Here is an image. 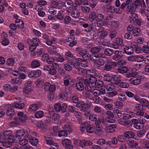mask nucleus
I'll return each instance as SVG.
<instances>
[{
  "label": "nucleus",
  "instance_id": "obj_1",
  "mask_svg": "<svg viewBox=\"0 0 149 149\" xmlns=\"http://www.w3.org/2000/svg\"><path fill=\"white\" fill-rule=\"evenodd\" d=\"M18 117H15L14 121L10 123L9 125L12 126H17L19 125L21 123L24 122L26 121L27 117L24 114L23 112H20L17 113Z\"/></svg>",
  "mask_w": 149,
  "mask_h": 149
},
{
  "label": "nucleus",
  "instance_id": "obj_2",
  "mask_svg": "<svg viewBox=\"0 0 149 149\" xmlns=\"http://www.w3.org/2000/svg\"><path fill=\"white\" fill-rule=\"evenodd\" d=\"M89 18L92 23L102 22L104 21V15L101 13H98L95 11H93L90 14Z\"/></svg>",
  "mask_w": 149,
  "mask_h": 149
},
{
  "label": "nucleus",
  "instance_id": "obj_3",
  "mask_svg": "<svg viewBox=\"0 0 149 149\" xmlns=\"http://www.w3.org/2000/svg\"><path fill=\"white\" fill-rule=\"evenodd\" d=\"M87 79L81 77L78 78L75 83H74V86L76 89L78 91H82L84 88L85 84H87Z\"/></svg>",
  "mask_w": 149,
  "mask_h": 149
},
{
  "label": "nucleus",
  "instance_id": "obj_4",
  "mask_svg": "<svg viewBox=\"0 0 149 149\" xmlns=\"http://www.w3.org/2000/svg\"><path fill=\"white\" fill-rule=\"evenodd\" d=\"M14 136L10 130L4 131L2 135H0V142L8 141L10 142H15Z\"/></svg>",
  "mask_w": 149,
  "mask_h": 149
},
{
  "label": "nucleus",
  "instance_id": "obj_5",
  "mask_svg": "<svg viewBox=\"0 0 149 149\" xmlns=\"http://www.w3.org/2000/svg\"><path fill=\"white\" fill-rule=\"evenodd\" d=\"M89 73L90 74H88L89 79L91 84H94L95 86L97 88H100L102 87L103 85V82L100 80L98 81L97 78L95 77V72H91L90 71Z\"/></svg>",
  "mask_w": 149,
  "mask_h": 149
},
{
  "label": "nucleus",
  "instance_id": "obj_6",
  "mask_svg": "<svg viewBox=\"0 0 149 149\" xmlns=\"http://www.w3.org/2000/svg\"><path fill=\"white\" fill-rule=\"evenodd\" d=\"M74 143L77 146L82 148L86 146H91L93 144V143L91 141L86 139H76L74 140Z\"/></svg>",
  "mask_w": 149,
  "mask_h": 149
},
{
  "label": "nucleus",
  "instance_id": "obj_7",
  "mask_svg": "<svg viewBox=\"0 0 149 149\" xmlns=\"http://www.w3.org/2000/svg\"><path fill=\"white\" fill-rule=\"evenodd\" d=\"M105 90L104 88H99L98 89L94 90L93 92V95L95 96V98H93L94 100L97 103H99L100 101V99L99 97L98 96L104 94L105 93Z\"/></svg>",
  "mask_w": 149,
  "mask_h": 149
},
{
  "label": "nucleus",
  "instance_id": "obj_8",
  "mask_svg": "<svg viewBox=\"0 0 149 149\" xmlns=\"http://www.w3.org/2000/svg\"><path fill=\"white\" fill-rule=\"evenodd\" d=\"M101 48L99 47H94L91 49V52L92 54V56L93 58H96L100 57H104L105 56L103 54L100 53Z\"/></svg>",
  "mask_w": 149,
  "mask_h": 149
},
{
  "label": "nucleus",
  "instance_id": "obj_9",
  "mask_svg": "<svg viewBox=\"0 0 149 149\" xmlns=\"http://www.w3.org/2000/svg\"><path fill=\"white\" fill-rule=\"evenodd\" d=\"M145 78L144 75H138L136 77H133L130 78L129 81L130 84L134 85H136L139 84L141 81L143 80Z\"/></svg>",
  "mask_w": 149,
  "mask_h": 149
},
{
  "label": "nucleus",
  "instance_id": "obj_10",
  "mask_svg": "<svg viewBox=\"0 0 149 149\" xmlns=\"http://www.w3.org/2000/svg\"><path fill=\"white\" fill-rule=\"evenodd\" d=\"M117 65L116 62L108 60L106 62L104 67V70L106 71H111Z\"/></svg>",
  "mask_w": 149,
  "mask_h": 149
},
{
  "label": "nucleus",
  "instance_id": "obj_11",
  "mask_svg": "<svg viewBox=\"0 0 149 149\" xmlns=\"http://www.w3.org/2000/svg\"><path fill=\"white\" fill-rule=\"evenodd\" d=\"M41 73V71L39 70H32L29 73L28 77L33 79H36L40 76Z\"/></svg>",
  "mask_w": 149,
  "mask_h": 149
},
{
  "label": "nucleus",
  "instance_id": "obj_12",
  "mask_svg": "<svg viewBox=\"0 0 149 149\" xmlns=\"http://www.w3.org/2000/svg\"><path fill=\"white\" fill-rule=\"evenodd\" d=\"M28 134L27 132H25L24 130L20 129L17 130L16 132V135L14 136L15 142L17 143L19 139H21V137L24 135Z\"/></svg>",
  "mask_w": 149,
  "mask_h": 149
},
{
  "label": "nucleus",
  "instance_id": "obj_13",
  "mask_svg": "<svg viewBox=\"0 0 149 149\" xmlns=\"http://www.w3.org/2000/svg\"><path fill=\"white\" fill-rule=\"evenodd\" d=\"M127 31L130 32H132V34L134 36H137L139 34L141 30L139 28H134V27L130 24L127 28Z\"/></svg>",
  "mask_w": 149,
  "mask_h": 149
},
{
  "label": "nucleus",
  "instance_id": "obj_14",
  "mask_svg": "<svg viewBox=\"0 0 149 149\" xmlns=\"http://www.w3.org/2000/svg\"><path fill=\"white\" fill-rule=\"evenodd\" d=\"M130 22L131 23L134 24L135 25L139 26L141 25L140 22L138 19V15L135 13L132 14L130 19Z\"/></svg>",
  "mask_w": 149,
  "mask_h": 149
},
{
  "label": "nucleus",
  "instance_id": "obj_15",
  "mask_svg": "<svg viewBox=\"0 0 149 149\" xmlns=\"http://www.w3.org/2000/svg\"><path fill=\"white\" fill-rule=\"evenodd\" d=\"M134 98L136 101L139 102L141 104L146 107L149 109V102L147 100L143 98H141L138 96H134Z\"/></svg>",
  "mask_w": 149,
  "mask_h": 149
},
{
  "label": "nucleus",
  "instance_id": "obj_16",
  "mask_svg": "<svg viewBox=\"0 0 149 149\" xmlns=\"http://www.w3.org/2000/svg\"><path fill=\"white\" fill-rule=\"evenodd\" d=\"M25 138L28 139V140L30 143L33 146H36L38 143V140L35 137H32L29 134H26Z\"/></svg>",
  "mask_w": 149,
  "mask_h": 149
},
{
  "label": "nucleus",
  "instance_id": "obj_17",
  "mask_svg": "<svg viewBox=\"0 0 149 149\" xmlns=\"http://www.w3.org/2000/svg\"><path fill=\"white\" fill-rule=\"evenodd\" d=\"M134 6L135 9L146 8V5L143 0H135Z\"/></svg>",
  "mask_w": 149,
  "mask_h": 149
},
{
  "label": "nucleus",
  "instance_id": "obj_18",
  "mask_svg": "<svg viewBox=\"0 0 149 149\" xmlns=\"http://www.w3.org/2000/svg\"><path fill=\"white\" fill-rule=\"evenodd\" d=\"M113 59L115 61H119L122 58L124 52L121 51L116 50L114 52Z\"/></svg>",
  "mask_w": 149,
  "mask_h": 149
},
{
  "label": "nucleus",
  "instance_id": "obj_19",
  "mask_svg": "<svg viewBox=\"0 0 149 149\" xmlns=\"http://www.w3.org/2000/svg\"><path fill=\"white\" fill-rule=\"evenodd\" d=\"M44 89L46 91H49L50 93L55 91L56 87L54 85H51L49 82H46L45 84Z\"/></svg>",
  "mask_w": 149,
  "mask_h": 149
},
{
  "label": "nucleus",
  "instance_id": "obj_20",
  "mask_svg": "<svg viewBox=\"0 0 149 149\" xmlns=\"http://www.w3.org/2000/svg\"><path fill=\"white\" fill-rule=\"evenodd\" d=\"M62 145L65 147V149H72L73 146L71 144L70 140L68 139L63 140L62 141Z\"/></svg>",
  "mask_w": 149,
  "mask_h": 149
},
{
  "label": "nucleus",
  "instance_id": "obj_21",
  "mask_svg": "<svg viewBox=\"0 0 149 149\" xmlns=\"http://www.w3.org/2000/svg\"><path fill=\"white\" fill-rule=\"evenodd\" d=\"M66 40V42L69 43L68 45L70 47H73L77 43V41L75 40V38L70 36L67 37Z\"/></svg>",
  "mask_w": 149,
  "mask_h": 149
},
{
  "label": "nucleus",
  "instance_id": "obj_22",
  "mask_svg": "<svg viewBox=\"0 0 149 149\" xmlns=\"http://www.w3.org/2000/svg\"><path fill=\"white\" fill-rule=\"evenodd\" d=\"M76 106L77 107L81 108L82 111H85L88 108L89 106L84 102L79 101L76 104Z\"/></svg>",
  "mask_w": 149,
  "mask_h": 149
},
{
  "label": "nucleus",
  "instance_id": "obj_23",
  "mask_svg": "<svg viewBox=\"0 0 149 149\" xmlns=\"http://www.w3.org/2000/svg\"><path fill=\"white\" fill-rule=\"evenodd\" d=\"M26 43L30 45V43H32L37 47L39 45V44L40 43V41L39 39L37 37H34L32 39L28 38L26 40Z\"/></svg>",
  "mask_w": 149,
  "mask_h": 149
},
{
  "label": "nucleus",
  "instance_id": "obj_24",
  "mask_svg": "<svg viewBox=\"0 0 149 149\" xmlns=\"http://www.w3.org/2000/svg\"><path fill=\"white\" fill-rule=\"evenodd\" d=\"M127 8V12H132L134 8V3L131 0H126Z\"/></svg>",
  "mask_w": 149,
  "mask_h": 149
},
{
  "label": "nucleus",
  "instance_id": "obj_25",
  "mask_svg": "<svg viewBox=\"0 0 149 149\" xmlns=\"http://www.w3.org/2000/svg\"><path fill=\"white\" fill-rule=\"evenodd\" d=\"M74 3L71 0H66L65 1L63 6L67 8H72L74 10L77 8V6H73Z\"/></svg>",
  "mask_w": 149,
  "mask_h": 149
},
{
  "label": "nucleus",
  "instance_id": "obj_26",
  "mask_svg": "<svg viewBox=\"0 0 149 149\" xmlns=\"http://www.w3.org/2000/svg\"><path fill=\"white\" fill-rule=\"evenodd\" d=\"M123 44V40L120 37H118L116 40L114 44L113 45V47L115 49H118L119 46H122Z\"/></svg>",
  "mask_w": 149,
  "mask_h": 149
},
{
  "label": "nucleus",
  "instance_id": "obj_27",
  "mask_svg": "<svg viewBox=\"0 0 149 149\" xmlns=\"http://www.w3.org/2000/svg\"><path fill=\"white\" fill-rule=\"evenodd\" d=\"M89 119L92 121H95V125H100L101 123L100 119L99 117L97 118V116L94 114H91Z\"/></svg>",
  "mask_w": 149,
  "mask_h": 149
},
{
  "label": "nucleus",
  "instance_id": "obj_28",
  "mask_svg": "<svg viewBox=\"0 0 149 149\" xmlns=\"http://www.w3.org/2000/svg\"><path fill=\"white\" fill-rule=\"evenodd\" d=\"M118 123L121 125L127 126V127L130 126L132 125L131 121L129 120H126L123 118H120L118 121Z\"/></svg>",
  "mask_w": 149,
  "mask_h": 149
},
{
  "label": "nucleus",
  "instance_id": "obj_29",
  "mask_svg": "<svg viewBox=\"0 0 149 149\" xmlns=\"http://www.w3.org/2000/svg\"><path fill=\"white\" fill-rule=\"evenodd\" d=\"M84 125L86 127V131L88 133L91 134L95 131V127L93 125H90L87 122H86V124Z\"/></svg>",
  "mask_w": 149,
  "mask_h": 149
},
{
  "label": "nucleus",
  "instance_id": "obj_30",
  "mask_svg": "<svg viewBox=\"0 0 149 149\" xmlns=\"http://www.w3.org/2000/svg\"><path fill=\"white\" fill-rule=\"evenodd\" d=\"M134 52L136 54L142 53V49L139 44L136 42L133 43Z\"/></svg>",
  "mask_w": 149,
  "mask_h": 149
},
{
  "label": "nucleus",
  "instance_id": "obj_31",
  "mask_svg": "<svg viewBox=\"0 0 149 149\" xmlns=\"http://www.w3.org/2000/svg\"><path fill=\"white\" fill-rule=\"evenodd\" d=\"M117 9V8L116 9L114 6L108 4L106 6L104 10L108 12H109L111 13H113L115 12L116 13Z\"/></svg>",
  "mask_w": 149,
  "mask_h": 149
},
{
  "label": "nucleus",
  "instance_id": "obj_32",
  "mask_svg": "<svg viewBox=\"0 0 149 149\" xmlns=\"http://www.w3.org/2000/svg\"><path fill=\"white\" fill-rule=\"evenodd\" d=\"M116 127V125L115 124H110L106 127L105 130L107 132L109 133L113 132L115 131Z\"/></svg>",
  "mask_w": 149,
  "mask_h": 149
},
{
  "label": "nucleus",
  "instance_id": "obj_33",
  "mask_svg": "<svg viewBox=\"0 0 149 149\" xmlns=\"http://www.w3.org/2000/svg\"><path fill=\"white\" fill-rule=\"evenodd\" d=\"M124 52L128 55L132 54L134 53L133 43H131L130 47H126L124 48Z\"/></svg>",
  "mask_w": 149,
  "mask_h": 149
},
{
  "label": "nucleus",
  "instance_id": "obj_34",
  "mask_svg": "<svg viewBox=\"0 0 149 149\" xmlns=\"http://www.w3.org/2000/svg\"><path fill=\"white\" fill-rule=\"evenodd\" d=\"M145 120L144 119L139 120V122L134 125V127L137 130H139L142 128L144 126V123L145 122Z\"/></svg>",
  "mask_w": 149,
  "mask_h": 149
},
{
  "label": "nucleus",
  "instance_id": "obj_35",
  "mask_svg": "<svg viewBox=\"0 0 149 149\" xmlns=\"http://www.w3.org/2000/svg\"><path fill=\"white\" fill-rule=\"evenodd\" d=\"M52 108L50 109L49 111V114L52 116V119L55 121L57 120L59 118V115L57 113H55L53 111Z\"/></svg>",
  "mask_w": 149,
  "mask_h": 149
},
{
  "label": "nucleus",
  "instance_id": "obj_36",
  "mask_svg": "<svg viewBox=\"0 0 149 149\" xmlns=\"http://www.w3.org/2000/svg\"><path fill=\"white\" fill-rule=\"evenodd\" d=\"M24 106L25 105L24 103L18 102H17L13 103L12 104V107L13 108L19 109H23Z\"/></svg>",
  "mask_w": 149,
  "mask_h": 149
},
{
  "label": "nucleus",
  "instance_id": "obj_37",
  "mask_svg": "<svg viewBox=\"0 0 149 149\" xmlns=\"http://www.w3.org/2000/svg\"><path fill=\"white\" fill-rule=\"evenodd\" d=\"M118 140L116 137H113L110 141H108L106 142V145L109 146L110 147H112L113 145H116L117 143Z\"/></svg>",
  "mask_w": 149,
  "mask_h": 149
},
{
  "label": "nucleus",
  "instance_id": "obj_38",
  "mask_svg": "<svg viewBox=\"0 0 149 149\" xmlns=\"http://www.w3.org/2000/svg\"><path fill=\"white\" fill-rule=\"evenodd\" d=\"M104 57H100V58H98L97 59H95L94 58L95 60L93 61H94V63L95 65H98L99 66H102L104 65L105 63V61L103 59Z\"/></svg>",
  "mask_w": 149,
  "mask_h": 149
},
{
  "label": "nucleus",
  "instance_id": "obj_39",
  "mask_svg": "<svg viewBox=\"0 0 149 149\" xmlns=\"http://www.w3.org/2000/svg\"><path fill=\"white\" fill-rule=\"evenodd\" d=\"M127 144L128 147L131 148H135L138 145V143L137 142L132 139L128 141Z\"/></svg>",
  "mask_w": 149,
  "mask_h": 149
},
{
  "label": "nucleus",
  "instance_id": "obj_40",
  "mask_svg": "<svg viewBox=\"0 0 149 149\" xmlns=\"http://www.w3.org/2000/svg\"><path fill=\"white\" fill-rule=\"evenodd\" d=\"M127 5L126 0L125 2H123L121 4L120 8L116 9V14H121L123 11V10L125 8L126 6H127Z\"/></svg>",
  "mask_w": 149,
  "mask_h": 149
},
{
  "label": "nucleus",
  "instance_id": "obj_41",
  "mask_svg": "<svg viewBox=\"0 0 149 149\" xmlns=\"http://www.w3.org/2000/svg\"><path fill=\"white\" fill-rule=\"evenodd\" d=\"M82 58L84 60L88 61L91 60L93 61L95 60L93 57L92 56L91 54L88 53L86 52Z\"/></svg>",
  "mask_w": 149,
  "mask_h": 149
},
{
  "label": "nucleus",
  "instance_id": "obj_42",
  "mask_svg": "<svg viewBox=\"0 0 149 149\" xmlns=\"http://www.w3.org/2000/svg\"><path fill=\"white\" fill-rule=\"evenodd\" d=\"M89 2L88 0H75V3L78 5H88Z\"/></svg>",
  "mask_w": 149,
  "mask_h": 149
},
{
  "label": "nucleus",
  "instance_id": "obj_43",
  "mask_svg": "<svg viewBox=\"0 0 149 149\" xmlns=\"http://www.w3.org/2000/svg\"><path fill=\"white\" fill-rule=\"evenodd\" d=\"M118 72L121 74H123L127 72L128 68L125 66H119L117 68Z\"/></svg>",
  "mask_w": 149,
  "mask_h": 149
},
{
  "label": "nucleus",
  "instance_id": "obj_44",
  "mask_svg": "<svg viewBox=\"0 0 149 149\" xmlns=\"http://www.w3.org/2000/svg\"><path fill=\"white\" fill-rule=\"evenodd\" d=\"M133 113V112L132 111H130L128 112V111L125 112L123 114V119L125 120H128L132 118V114Z\"/></svg>",
  "mask_w": 149,
  "mask_h": 149
},
{
  "label": "nucleus",
  "instance_id": "obj_45",
  "mask_svg": "<svg viewBox=\"0 0 149 149\" xmlns=\"http://www.w3.org/2000/svg\"><path fill=\"white\" fill-rule=\"evenodd\" d=\"M122 114L121 111L120 110L115 109L113 110V116L116 119L121 118Z\"/></svg>",
  "mask_w": 149,
  "mask_h": 149
},
{
  "label": "nucleus",
  "instance_id": "obj_46",
  "mask_svg": "<svg viewBox=\"0 0 149 149\" xmlns=\"http://www.w3.org/2000/svg\"><path fill=\"white\" fill-rule=\"evenodd\" d=\"M135 135L134 133L131 131H128L125 132L124 133V136L126 138H133Z\"/></svg>",
  "mask_w": 149,
  "mask_h": 149
},
{
  "label": "nucleus",
  "instance_id": "obj_47",
  "mask_svg": "<svg viewBox=\"0 0 149 149\" xmlns=\"http://www.w3.org/2000/svg\"><path fill=\"white\" fill-rule=\"evenodd\" d=\"M87 81H88V84H84L85 89L87 92L92 93V92L93 91L91 87V86H90L91 84V83L90 81L89 80V78L88 79H87Z\"/></svg>",
  "mask_w": 149,
  "mask_h": 149
},
{
  "label": "nucleus",
  "instance_id": "obj_48",
  "mask_svg": "<svg viewBox=\"0 0 149 149\" xmlns=\"http://www.w3.org/2000/svg\"><path fill=\"white\" fill-rule=\"evenodd\" d=\"M74 116L77 119L78 123L79 124H81L82 122V120L81 113L77 111H76L74 113Z\"/></svg>",
  "mask_w": 149,
  "mask_h": 149
},
{
  "label": "nucleus",
  "instance_id": "obj_49",
  "mask_svg": "<svg viewBox=\"0 0 149 149\" xmlns=\"http://www.w3.org/2000/svg\"><path fill=\"white\" fill-rule=\"evenodd\" d=\"M40 61L38 60H34L32 61L31 63V67L33 68L39 67L40 65Z\"/></svg>",
  "mask_w": 149,
  "mask_h": 149
},
{
  "label": "nucleus",
  "instance_id": "obj_50",
  "mask_svg": "<svg viewBox=\"0 0 149 149\" xmlns=\"http://www.w3.org/2000/svg\"><path fill=\"white\" fill-rule=\"evenodd\" d=\"M76 51L79 54V55L82 57L86 52V51L83 48L80 47H76Z\"/></svg>",
  "mask_w": 149,
  "mask_h": 149
},
{
  "label": "nucleus",
  "instance_id": "obj_51",
  "mask_svg": "<svg viewBox=\"0 0 149 149\" xmlns=\"http://www.w3.org/2000/svg\"><path fill=\"white\" fill-rule=\"evenodd\" d=\"M38 108V105L36 104H33L30 105L29 108V110L30 112L36 111Z\"/></svg>",
  "mask_w": 149,
  "mask_h": 149
},
{
  "label": "nucleus",
  "instance_id": "obj_52",
  "mask_svg": "<svg viewBox=\"0 0 149 149\" xmlns=\"http://www.w3.org/2000/svg\"><path fill=\"white\" fill-rule=\"evenodd\" d=\"M114 51L112 49L107 48L104 49V53L105 55L108 56H110L112 55L114 53Z\"/></svg>",
  "mask_w": 149,
  "mask_h": 149
},
{
  "label": "nucleus",
  "instance_id": "obj_53",
  "mask_svg": "<svg viewBox=\"0 0 149 149\" xmlns=\"http://www.w3.org/2000/svg\"><path fill=\"white\" fill-rule=\"evenodd\" d=\"M80 66H78L77 68H76V69H77V71L79 73H86V75L88 76V74H90L88 73L89 72V71H87L86 69L83 67L81 68L79 67Z\"/></svg>",
  "mask_w": 149,
  "mask_h": 149
},
{
  "label": "nucleus",
  "instance_id": "obj_54",
  "mask_svg": "<svg viewBox=\"0 0 149 149\" xmlns=\"http://www.w3.org/2000/svg\"><path fill=\"white\" fill-rule=\"evenodd\" d=\"M64 11L63 10L59 11L57 15L55 16L56 18L59 20H62L63 19L64 15L63 14Z\"/></svg>",
  "mask_w": 149,
  "mask_h": 149
},
{
  "label": "nucleus",
  "instance_id": "obj_55",
  "mask_svg": "<svg viewBox=\"0 0 149 149\" xmlns=\"http://www.w3.org/2000/svg\"><path fill=\"white\" fill-rule=\"evenodd\" d=\"M96 125L95 128V133L98 135H100L102 133V127L101 125Z\"/></svg>",
  "mask_w": 149,
  "mask_h": 149
},
{
  "label": "nucleus",
  "instance_id": "obj_56",
  "mask_svg": "<svg viewBox=\"0 0 149 149\" xmlns=\"http://www.w3.org/2000/svg\"><path fill=\"white\" fill-rule=\"evenodd\" d=\"M135 62H141L144 60V57L142 55H135Z\"/></svg>",
  "mask_w": 149,
  "mask_h": 149
},
{
  "label": "nucleus",
  "instance_id": "obj_57",
  "mask_svg": "<svg viewBox=\"0 0 149 149\" xmlns=\"http://www.w3.org/2000/svg\"><path fill=\"white\" fill-rule=\"evenodd\" d=\"M15 23L17 24L18 27L20 29L22 28L24 26V23L23 21L20 19H16L15 21Z\"/></svg>",
  "mask_w": 149,
  "mask_h": 149
},
{
  "label": "nucleus",
  "instance_id": "obj_58",
  "mask_svg": "<svg viewBox=\"0 0 149 149\" xmlns=\"http://www.w3.org/2000/svg\"><path fill=\"white\" fill-rule=\"evenodd\" d=\"M15 64L14 60L12 58H8L6 62V64L8 66H12Z\"/></svg>",
  "mask_w": 149,
  "mask_h": 149
},
{
  "label": "nucleus",
  "instance_id": "obj_59",
  "mask_svg": "<svg viewBox=\"0 0 149 149\" xmlns=\"http://www.w3.org/2000/svg\"><path fill=\"white\" fill-rule=\"evenodd\" d=\"M77 65L78 66H81L82 67L85 68L87 67L88 65V61L84 60L83 61H82L81 62H77Z\"/></svg>",
  "mask_w": 149,
  "mask_h": 149
},
{
  "label": "nucleus",
  "instance_id": "obj_60",
  "mask_svg": "<svg viewBox=\"0 0 149 149\" xmlns=\"http://www.w3.org/2000/svg\"><path fill=\"white\" fill-rule=\"evenodd\" d=\"M106 122L109 123H113L115 122V118L114 116H106L105 118Z\"/></svg>",
  "mask_w": 149,
  "mask_h": 149
},
{
  "label": "nucleus",
  "instance_id": "obj_61",
  "mask_svg": "<svg viewBox=\"0 0 149 149\" xmlns=\"http://www.w3.org/2000/svg\"><path fill=\"white\" fill-rule=\"evenodd\" d=\"M118 85L121 88H127L129 86V84L128 83L125 81L118 83Z\"/></svg>",
  "mask_w": 149,
  "mask_h": 149
},
{
  "label": "nucleus",
  "instance_id": "obj_62",
  "mask_svg": "<svg viewBox=\"0 0 149 149\" xmlns=\"http://www.w3.org/2000/svg\"><path fill=\"white\" fill-rule=\"evenodd\" d=\"M15 113V111L12 109L11 108H9L8 110H7L6 112V115L10 116H11L14 115Z\"/></svg>",
  "mask_w": 149,
  "mask_h": 149
},
{
  "label": "nucleus",
  "instance_id": "obj_63",
  "mask_svg": "<svg viewBox=\"0 0 149 149\" xmlns=\"http://www.w3.org/2000/svg\"><path fill=\"white\" fill-rule=\"evenodd\" d=\"M44 115V113L42 111H39L35 113L34 114L35 117L37 118H41Z\"/></svg>",
  "mask_w": 149,
  "mask_h": 149
},
{
  "label": "nucleus",
  "instance_id": "obj_64",
  "mask_svg": "<svg viewBox=\"0 0 149 149\" xmlns=\"http://www.w3.org/2000/svg\"><path fill=\"white\" fill-rule=\"evenodd\" d=\"M81 25L85 29V30L86 31L89 32L91 30V27L88 24L83 23Z\"/></svg>",
  "mask_w": 149,
  "mask_h": 149
}]
</instances>
